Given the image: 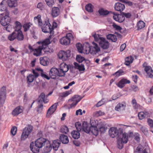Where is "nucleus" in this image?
Instances as JSON below:
<instances>
[{"mask_svg":"<svg viewBox=\"0 0 153 153\" xmlns=\"http://www.w3.org/2000/svg\"><path fill=\"white\" fill-rule=\"evenodd\" d=\"M50 43V41L49 39H46L42 42H38L36 44L38 45L37 47L34 49L33 54L36 56L41 55L42 51L43 50V49H45L46 45H48Z\"/></svg>","mask_w":153,"mask_h":153,"instance_id":"nucleus-1","label":"nucleus"},{"mask_svg":"<svg viewBox=\"0 0 153 153\" xmlns=\"http://www.w3.org/2000/svg\"><path fill=\"white\" fill-rule=\"evenodd\" d=\"M95 41L98 42L100 47L104 50L108 49L109 47V43L105 38L101 37L99 34L95 33L93 35Z\"/></svg>","mask_w":153,"mask_h":153,"instance_id":"nucleus-2","label":"nucleus"},{"mask_svg":"<svg viewBox=\"0 0 153 153\" xmlns=\"http://www.w3.org/2000/svg\"><path fill=\"white\" fill-rule=\"evenodd\" d=\"M90 125L85 122H84L82 125V130L87 133H91L94 135L97 136L98 134V130L97 127H94V129H92Z\"/></svg>","mask_w":153,"mask_h":153,"instance_id":"nucleus-3","label":"nucleus"},{"mask_svg":"<svg viewBox=\"0 0 153 153\" xmlns=\"http://www.w3.org/2000/svg\"><path fill=\"white\" fill-rule=\"evenodd\" d=\"M58 56L59 59H61L63 61H65L70 56V51L69 50L66 51H60L58 54Z\"/></svg>","mask_w":153,"mask_h":153,"instance_id":"nucleus-4","label":"nucleus"},{"mask_svg":"<svg viewBox=\"0 0 153 153\" xmlns=\"http://www.w3.org/2000/svg\"><path fill=\"white\" fill-rule=\"evenodd\" d=\"M33 127L31 126H29L27 127H25L23 129L21 135V140H25L26 139L32 130Z\"/></svg>","mask_w":153,"mask_h":153,"instance_id":"nucleus-5","label":"nucleus"},{"mask_svg":"<svg viewBox=\"0 0 153 153\" xmlns=\"http://www.w3.org/2000/svg\"><path fill=\"white\" fill-rule=\"evenodd\" d=\"M6 94V87L3 86L1 88L0 91V107H2L4 102Z\"/></svg>","mask_w":153,"mask_h":153,"instance_id":"nucleus-6","label":"nucleus"},{"mask_svg":"<svg viewBox=\"0 0 153 153\" xmlns=\"http://www.w3.org/2000/svg\"><path fill=\"white\" fill-rule=\"evenodd\" d=\"M73 36L71 33H69L66 35L65 36L63 37L60 40L61 44L65 45H67L70 43L71 39L72 38Z\"/></svg>","mask_w":153,"mask_h":153,"instance_id":"nucleus-7","label":"nucleus"},{"mask_svg":"<svg viewBox=\"0 0 153 153\" xmlns=\"http://www.w3.org/2000/svg\"><path fill=\"white\" fill-rule=\"evenodd\" d=\"M4 14H1L0 17L1 18L0 20V23L3 26H6L10 24L11 21V19L8 15L4 16Z\"/></svg>","mask_w":153,"mask_h":153,"instance_id":"nucleus-8","label":"nucleus"},{"mask_svg":"<svg viewBox=\"0 0 153 153\" xmlns=\"http://www.w3.org/2000/svg\"><path fill=\"white\" fill-rule=\"evenodd\" d=\"M41 27L42 31L45 33H51L53 30V26L48 22H45L43 26Z\"/></svg>","mask_w":153,"mask_h":153,"instance_id":"nucleus-9","label":"nucleus"},{"mask_svg":"<svg viewBox=\"0 0 153 153\" xmlns=\"http://www.w3.org/2000/svg\"><path fill=\"white\" fill-rule=\"evenodd\" d=\"M69 69L68 66L64 62L60 64L59 71L60 73V76H64L65 73L67 72Z\"/></svg>","mask_w":153,"mask_h":153,"instance_id":"nucleus-10","label":"nucleus"},{"mask_svg":"<svg viewBox=\"0 0 153 153\" xmlns=\"http://www.w3.org/2000/svg\"><path fill=\"white\" fill-rule=\"evenodd\" d=\"M82 98L80 96L75 95L72 99H69L68 100V102H72L70 105L71 108L75 107Z\"/></svg>","mask_w":153,"mask_h":153,"instance_id":"nucleus-11","label":"nucleus"},{"mask_svg":"<svg viewBox=\"0 0 153 153\" xmlns=\"http://www.w3.org/2000/svg\"><path fill=\"white\" fill-rule=\"evenodd\" d=\"M46 140L43 138H40L37 139L35 143V146L36 149H39L42 147L45 144Z\"/></svg>","mask_w":153,"mask_h":153,"instance_id":"nucleus-12","label":"nucleus"},{"mask_svg":"<svg viewBox=\"0 0 153 153\" xmlns=\"http://www.w3.org/2000/svg\"><path fill=\"white\" fill-rule=\"evenodd\" d=\"M49 76L51 78L55 79L57 76H60V73L59 70L56 68H52L50 70Z\"/></svg>","mask_w":153,"mask_h":153,"instance_id":"nucleus-13","label":"nucleus"},{"mask_svg":"<svg viewBox=\"0 0 153 153\" xmlns=\"http://www.w3.org/2000/svg\"><path fill=\"white\" fill-rule=\"evenodd\" d=\"M92 44L93 46H91L90 53L91 54H95L100 51V48L98 45L95 42H93Z\"/></svg>","mask_w":153,"mask_h":153,"instance_id":"nucleus-14","label":"nucleus"},{"mask_svg":"<svg viewBox=\"0 0 153 153\" xmlns=\"http://www.w3.org/2000/svg\"><path fill=\"white\" fill-rule=\"evenodd\" d=\"M149 149L148 147L144 148L143 146L140 145L138 146L134 153H148Z\"/></svg>","mask_w":153,"mask_h":153,"instance_id":"nucleus-15","label":"nucleus"},{"mask_svg":"<svg viewBox=\"0 0 153 153\" xmlns=\"http://www.w3.org/2000/svg\"><path fill=\"white\" fill-rule=\"evenodd\" d=\"M58 104V102L55 103L48 109L47 114V117H49L56 111L57 108Z\"/></svg>","mask_w":153,"mask_h":153,"instance_id":"nucleus-16","label":"nucleus"},{"mask_svg":"<svg viewBox=\"0 0 153 153\" xmlns=\"http://www.w3.org/2000/svg\"><path fill=\"white\" fill-rule=\"evenodd\" d=\"M118 134V130L117 128L112 127L109 129V134L111 137L114 138L117 136Z\"/></svg>","mask_w":153,"mask_h":153,"instance_id":"nucleus-17","label":"nucleus"},{"mask_svg":"<svg viewBox=\"0 0 153 153\" xmlns=\"http://www.w3.org/2000/svg\"><path fill=\"white\" fill-rule=\"evenodd\" d=\"M126 106V103L125 102H122L118 103L115 107V110L117 111H120L124 110Z\"/></svg>","mask_w":153,"mask_h":153,"instance_id":"nucleus-18","label":"nucleus"},{"mask_svg":"<svg viewBox=\"0 0 153 153\" xmlns=\"http://www.w3.org/2000/svg\"><path fill=\"white\" fill-rule=\"evenodd\" d=\"M41 17V15L39 14L34 18V20L35 24L37 25L39 27H41L43 25Z\"/></svg>","mask_w":153,"mask_h":153,"instance_id":"nucleus-19","label":"nucleus"},{"mask_svg":"<svg viewBox=\"0 0 153 153\" xmlns=\"http://www.w3.org/2000/svg\"><path fill=\"white\" fill-rule=\"evenodd\" d=\"M23 109L22 106H18L12 111V114L14 116H17L23 112Z\"/></svg>","mask_w":153,"mask_h":153,"instance_id":"nucleus-20","label":"nucleus"},{"mask_svg":"<svg viewBox=\"0 0 153 153\" xmlns=\"http://www.w3.org/2000/svg\"><path fill=\"white\" fill-rule=\"evenodd\" d=\"M60 13V10L58 7H54L52 8L51 15L53 18L58 16Z\"/></svg>","mask_w":153,"mask_h":153,"instance_id":"nucleus-21","label":"nucleus"},{"mask_svg":"<svg viewBox=\"0 0 153 153\" xmlns=\"http://www.w3.org/2000/svg\"><path fill=\"white\" fill-rule=\"evenodd\" d=\"M114 8L116 11L121 12L125 9V6L124 4L118 2L115 4Z\"/></svg>","mask_w":153,"mask_h":153,"instance_id":"nucleus-22","label":"nucleus"},{"mask_svg":"<svg viewBox=\"0 0 153 153\" xmlns=\"http://www.w3.org/2000/svg\"><path fill=\"white\" fill-rule=\"evenodd\" d=\"M91 46L88 43H85L83 46V52L86 54H88L91 52Z\"/></svg>","mask_w":153,"mask_h":153,"instance_id":"nucleus-23","label":"nucleus"},{"mask_svg":"<svg viewBox=\"0 0 153 153\" xmlns=\"http://www.w3.org/2000/svg\"><path fill=\"white\" fill-rule=\"evenodd\" d=\"M44 146H45L44 148V151L47 153L50 152L52 148L51 144L50 143L49 141L46 140L45 144Z\"/></svg>","mask_w":153,"mask_h":153,"instance_id":"nucleus-24","label":"nucleus"},{"mask_svg":"<svg viewBox=\"0 0 153 153\" xmlns=\"http://www.w3.org/2000/svg\"><path fill=\"white\" fill-rule=\"evenodd\" d=\"M38 101L39 103L43 102L44 103H46L48 102V100L45 98V94L43 93H42L38 98Z\"/></svg>","mask_w":153,"mask_h":153,"instance_id":"nucleus-25","label":"nucleus"},{"mask_svg":"<svg viewBox=\"0 0 153 153\" xmlns=\"http://www.w3.org/2000/svg\"><path fill=\"white\" fill-rule=\"evenodd\" d=\"M130 83V81L129 80H127L126 79H122L119 81L117 85L119 88H123L125 84Z\"/></svg>","mask_w":153,"mask_h":153,"instance_id":"nucleus-26","label":"nucleus"},{"mask_svg":"<svg viewBox=\"0 0 153 153\" xmlns=\"http://www.w3.org/2000/svg\"><path fill=\"white\" fill-rule=\"evenodd\" d=\"M60 141L63 144H67L69 142V139L66 135L62 134L59 136Z\"/></svg>","mask_w":153,"mask_h":153,"instance_id":"nucleus-27","label":"nucleus"},{"mask_svg":"<svg viewBox=\"0 0 153 153\" xmlns=\"http://www.w3.org/2000/svg\"><path fill=\"white\" fill-rule=\"evenodd\" d=\"M16 39L18 41H22L24 40V36L22 31L16 32Z\"/></svg>","mask_w":153,"mask_h":153,"instance_id":"nucleus-28","label":"nucleus"},{"mask_svg":"<svg viewBox=\"0 0 153 153\" xmlns=\"http://www.w3.org/2000/svg\"><path fill=\"white\" fill-rule=\"evenodd\" d=\"M60 143L61 141L58 139L54 140L52 144L53 149L55 151L57 150Z\"/></svg>","mask_w":153,"mask_h":153,"instance_id":"nucleus-29","label":"nucleus"},{"mask_svg":"<svg viewBox=\"0 0 153 153\" xmlns=\"http://www.w3.org/2000/svg\"><path fill=\"white\" fill-rule=\"evenodd\" d=\"M48 58L47 57H41L40 58V63L43 66H46L49 64Z\"/></svg>","mask_w":153,"mask_h":153,"instance_id":"nucleus-30","label":"nucleus"},{"mask_svg":"<svg viewBox=\"0 0 153 153\" xmlns=\"http://www.w3.org/2000/svg\"><path fill=\"white\" fill-rule=\"evenodd\" d=\"M7 3L8 5L10 7H15L17 5L16 0H8Z\"/></svg>","mask_w":153,"mask_h":153,"instance_id":"nucleus-31","label":"nucleus"},{"mask_svg":"<svg viewBox=\"0 0 153 153\" xmlns=\"http://www.w3.org/2000/svg\"><path fill=\"white\" fill-rule=\"evenodd\" d=\"M133 57L131 56L126 57L125 59V64L127 66L129 65L130 64L133 62Z\"/></svg>","mask_w":153,"mask_h":153,"instance_id":"nucleus-32","label":"nucleus"},{"mask_svg":"<svg viewBox=\"0 0 153 153\" xmlns=\"http://www.w3.org/2000/svg\"><path fill=\"white\" fill-rule=\"evenodd\" d=\"M15 25L14 29L15 32L18 31H21L20 30L22 28L21 23L18 21H16L15 23Z\"/></svg>","mask_w":153,"mask_h":153,"instance_id":"nucleus-33","label":"nucleus"},{"mask_svg":"<svg viewBox=\"0 0 153 153\" xmlns=\"http://www.w3.org/2000/svg\"><path fill=\"white\" fill-rule=\"evenodd\" d=\"M107 38L108 39L111 40L113 42H115L117 40L116 36L114 34H108L107 36Z\"/></svg>","mask_w":153,"mask_h":153,"instance_id":"nucleus-34","label":"nucleus"},{"mask_svg":"<svg viewBox=\"0 0 153 153\" xmlns=\"http://www.w3.org/2000/svg\"><path fill=\"white\" fill-rule=\"evenodd\" d=\"M119 140L121 139L122 141L124 143H126L128 141V137L126 133H124L122 134V138H119Z\"/></svg>","mask_w":153,"mask_h":153,"instance_id":"nucleus-35","label":"nucleus"},{"mask_svg":"<svg viewBox=\"0 0 153 153\" xmlns=\"http://www.w3.org/2000/svg\"><path fill=\"white\" fill-rule=\"evenodd\" d=\"M34 143L33 142H31L30 145V148L31 150L33 153H38L39 152V149H36L35 147L34 148Z\"/></svg>","mask_w":153,"mask_h":153,"instance_id":"nucleus-36","label":"nucleus"},{"mask_svg":"<svg viewBox=\"0 0 153 153\" xmlns=\"http://www.w3.org/2000/svg\"><path fill=\"white\" fill-rule=\"evenodd\" d=\"M71 134L72 137L75 139H78L80 137V133L78 131L74 130L71 132Z\"/></svg>","mask_w":153,"mask_h":153,"instance_id":"nucleus-37","label":"nucleus"},{"mask_svg":"<svg viewBox=\"0 0 153 153\" xmlns=\"http://www.w3.org/2000/svg\"><path fill=\"white\" fill-rule=\"evenodd\" d=\"M98 13L100 15L105 16L109 14V12L108 11L105 10L103 8H101L99 9Z\"/></svg>","mask_w":153,"mask_h":153,"instance_id":"nucleus-38","label":"nucleus"},{"mask_svg":"<svg viewBox=\"0 0 153 153\" xmlns=\"http://www.w3.org/2000/svg\"><path fill=\"white\" fill-rule=\"evenodd\" d=\"M94 6L91 4H88L85 6L86 10L89 12L91 13L93 12Z\"/></svg>","mask_w":153,"mask_h":153,"instance_id":"nucleus-39","label":"nucleus"},{"mask_svg":"<svg viewBox=\"0 0 153 153\" xmlns=\"http://www.w3.org/2000/svg\"><path fill=\"white\" fill-rule=\"evenodd\" d=\"M145 25V23L143 21H140L137 23V30H139L143 28Z\"/></svg>","mask_w":153,"mask_h":153,"instance_id":"nucleus-40","label":"nucleus"},{"mask_svg":"<svg viewBox=\"0 0 153 153\" xmlns=\"http://www.w3.org/2000/svg\"><path fill=\"white\" fill-rule=\"evenodd\" d=\"M37 71H41V73H43V71L42 69L39 68H36L35 70H33V73L35 75L36 78L38 77L39 76V74L38 73Z\"/></svg>","mask_w":153,"mask_h":153,"instance_id":"nucleus-41","label":"nucleus"},{"mask_svg":"<svg viewBox=\"0 0 153 153\" xmlns=\"http://www.w3.org/2000/svg\"><path fill=\"white\" fill-rule=\"evenodd\" d=\"M131 104L133 108L135 109H137L140 106L139 104L137 103L136 100L135 99H132Z\"/></svg>","mask_w":153,"mask_h":153,"instance_id":"nucleus-42","label":"nucleus"},{"mask_svg":"<svg viewBox=\"0 0 153 153\" xmlns=\"http://www.w3.org/2000/svg\"><path fill=\"white\" fill-rule=\"evenodd\" d=\"M8 39L10 41H13L16 39V32H13L11 34H10L8 37Z\"/></svg>","mask_w":153,"mask_h":153,"instance_id":"nucleus-43","label":"nucleus"},{"mask_svg":"<svg viewBox=\"0 0 153 153\" xmlns=\"http://www.w3.org/2000/svg\"><path fill=\"white\" fill-rule=\"evenodd\" d=\"M69 130L67 127L65 126H62L60 128V131L62 133L67 134Z\"/></svg>","mask_w":153,"mask_h":153,"instance_id":"nucleus-44","label":"nucleus"},{"mask_svg":"<svg viewBox=\"0 0 153 153\" xmlns=\"http://www.w3.org/2000/svg\"><path fill=\"white\" fill-rule=\"evenodd\" d=\"M35 75L30 74L27 77V81L30 83L33 82L34 79Z\"/></svg>","mask_w":153,"mask_h":153,"instance_id":"nucleus-45","label":"nucleus"},{"mask_svg":"<svg viewBox=\"0 0 153 153\" xmlns=\"http://www.w3.org/2000/svg\"><path fill=\"white\" fill-rule=\"evenodd\" d=\"M76 47L79 52L81 53L83 52V46L82 47L81 44L79 43L76 44Z\"/></svg>","mask_w":153,"mask_h":153,"instance_id":"nucleus-46","label":"nucleus"},{"mask_svg":"<svg viewBox=\"0 0 153 153\" xmlns=\"http://www.w3.org/2000/svg\"><path fill=\"white\" fill-rule=\"evenodd\" d=\"M147 73V75L149 78H153V70L152 68L150 69H149L147 71H145Z\"/></svg>","mask_w":153,"mask_h":153,"instance_id":"nucleus-47","label":"nucleus"},{"mask_svg":"<svg viewBox=\"0 0 153 153\" xmlns=\"http://www.w3.org/2000/svg\"><path fill=\"white\" fill-rule=\"evenodd\" d=\"M147 122L151 128L150 131L153 133V120L150 118H149L148 119Z\"/></svg>","mask_w":153,"mask_h":153,"instance_id":"nucleus-48","label":"nucleus"},{"mask_svg":"<svg viewBox=\"0 0 153 153\" xmlns=\"http://www.w3.org/2000/svg\"><path fill=\"white\" fill-rule=\"evenodd\" d=\"M31 24L30 23H26L23 25V27L24 29V31L26 32L28 30L31 26Z\"/></svg>","mask_w":153,"mask_h":153,"instance_id":"nucleus-49","label":"nucleus"},{"mask_svg":"<svg viewBox=\"0 0 153 153\" xmlns=\"http://www.w3.org/2000/svg\"><path fill=\"white\" fill-rule=\"evenodd\" d=\"M76 59L78 62L80 63L84 61L85 59L84 57L82 56L81 55H79L76 56Z\"/></svg>","mask_w":153,"mask_h":153,"instance_id":"nucleus-50","label":"nucleus"},{"mask_svg":"<svg viewBox=\"0 0 153 153\" xmlns=\"http://www.w3.org/2000/svg\"><path fill=\"white\" fill-rule=\"evenodd\" d=\"M75 126L77 130L78 131H81L82 129V127L80 123L79 122L76 123L75 124Z\"/></svg>","mask_w":153,"mask_h":153,"instance_id":"nucleus-51","label":"nucleus"},{"mask_svg":"<svg viewBox=\"0 0 153 153\" xmlns=\"http://www.w3.org/2000/svg\"><path fill=\"white\" fill-rule=\"evenodd\" d=\"M45 1L47 5L49 7H52L54 3V0H45Z\"/></svg>","mask_w":153,"mask_h":153,"instance_id":"nucleus-52","label":"nucleus"},{"mask_svg":"<svg viewBox=\"0 0 153 153\" xmlns=\"http://www.w3.org/2000/svg\"><path fill=\"white\" fill-rule=\"evenodd\" d=\"M123 143L121 140V139H118L117 140V147L120 149H121L123 148Z\"/></svg>","mask_w":153,"mask_h":153,"instance_id":"nucleus-53","label":"nucleus"},{"mask_svg":"<svg viewBox=\"0 0 153 153\" xmlns=\"http://www.w3.org/2000/svg\"><path fill=\"white\" fill-rule=\"evenodd\" d=\"M89 125H90L91 127H92V129H94V127H97L96 122L94 120H91Z\"/></svg>","mask_w":153,"mask_h":153,"instance_id":"nucleus-54","label":"nucleus"},{"mask_svg":"<svg viewBox=\"0 0 153 153\" xmlns=\"http://www.w3.org/2000/svg\"><path fill=\"white\" fill-rule=\"evenodd\" d=\"M125 19V18L122 13L121 15H119V17L117 21L121 23L123 22Z\"/></svg>","mask_w":153,"mask_h":153,"instance_id":"nucleus-55","label":"nucleus"},{"mask_svg":"<svg viewBox=\"0 0 153 153\" xmlns=\"http://www.w3.org/2000/svg\"><path fill=\"white\" fill-rule=\"evenodd\" d=\"M138 117L140 120H142L145 118L144 112H140L138 114Z\"/></svg>","mask_w":153,"mask_h":153,"instance_id":"nucleus-56","label":"nucleus"},{"mask_svg":"<svg viewBox=\"0 0 153 153\" xmlns=\"http://www.w3.org/2000/svg\"><path fill=\"white\" fill-rule=\"evenodd\" d=\"M17 131V127L16 126L13 127L10 131L11 133L13 136L15 135L16 134Z\"/></svg>","mask_w":153,"mask_h":153,"instance_id":"nucleus-57","label":"nucleus"},{"mask_svg":"<svg viewBox=\"0 0 153 153\" xmlns=\"http://www.w3.org/2000/svg\"><path fill=\"white\" fill-rule=\"evenodd\" d=\"M141 131L145 134H147L148 130L145 127L141 126L140 128Z\"/></svg>","mask_w":153,"mask_h":153,"instance_id":"nucleus-58","label":"nucleus"},{"mask_svg":"<svg viewBox=\"0 0 153 153\" xmlns=\"http://www.w3.org/2000/svg\"><path fill=\"white\" fill-rule=\"evenodd\" d=\"M143 67L144 68V70L145 71H147L149 69H150L151 67L150 66H147V63L146 62H144L143 65Z\"/></svg>","mask_w":153,"mask_h":153,"instance_id":"nucleus-59","label":"nucleus"},{"mask_svg":"<svg viewBox=\"0 0 153 153\" xmlns=\"http://www.w3.org/2000/svg\"><path fill=\"white\" fill-rule=\"evenodd\" d=\"M112 26L114 28L117 30H120L122 29V28L120 26L116 25L115 23H113Z\"/></svg>","mask_w":153,"mask_h":153,"instance_id":"nucleus-60","label":"nucleus"},{"mask_svg":"<svg viewBox=\"0 0 153 153\" xmlns=\"http://www.w3.org/2000/svg\"><path fill=\"white\" fill-rule=\"evenodd\" d=\"M124 73V71L122 70H120L118 71H117L115 73V75H116L117 76H119L121 75Z\"/></svg>","mask_w":153,"mask_h":153,"instance_id":"nucleus-61","label":"nucleus"},{"mask_svg":"<svg viewBox=\"0 0 153 153\" xmlns=\"http://www.w3.org/2000/svg\"><path fill=\"white\" fill-rule=\"evenodd\" d=\"M107 128H105V127H101L100 128V131L101 133H104L105 132Z\"/></svg>","mask_w":153,"mask_h":153,"instance_id":"nucleus-62","label":"nucleus"},{"mask_svg":"<svg viewBox=\"0 0 153 153\" xmlns=\"http://www.w3.org/2000/svg\"><path fill=\"white\" fill-rule=\"evenodd\" d=\"M43 108V105L41 104L38 106L37 111L39 113H40L42 111Z\"/></svg>","mask_w":153,"mask_h":153,"instance_id":"nucleus-63","label":"nucleus"},{"mask_svg":"<svg viewBox=\"0 0 153 153\" xmlns=\"http://www.w3.org/2000/svg\"><path fill=\"white\" fill-rule=\"evenodd\" d=\"M122 14L123 15L125 18V17H126L127 18H130L131 16V14L129 13H125L124 12H123Z\"/></svg>","mask_w":153,"mask_h":153,"instance_id":"nucleus-64","label":"nucleus"}]
</instances>
